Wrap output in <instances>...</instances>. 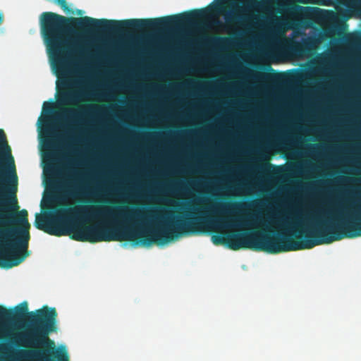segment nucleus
Masks as SVG:
<instances>
[{
    "label": "nucleus",
    "instance_id": "16",
    "mask_svg": "<svg viewBox=\"0 0 361 361\" xmlns=\"http://www.w3.org/2000/svg\"><path fill=\"white\" fill-rule=\"evenodd\" d=\"M78 13L79 15H81V14H82V11H81V10H78Z\"/></svg>",
    "mask_w": 361,
    "mask_h": 361
},
{
    "label": "nucleus",
    "instance_id": "7",
    "mask_svg": "<svg viewBox=\"0 0 361 361\" xmlns=\"http://www.w3.org/2000/svg\"><path fill=\"white\" fill-rule=\"evenodd\" d=\"M312 45V41L310 38L304 39L302 42L292 40L288 45V50L295 56H302L309 51Z\"/></svg>",
    "mask_w": 361,
    "mask_h": 361
},
{
    "label": "nucleus",
    "instance_id": "6",
    "mask_svg": "<svg viewBox=\"0 0 361 361\" xmlns=\"http://www.w3.org/2000/svg\"><path fill=\"white\" fill-rule=\"evenodd\" d=\"M45 114L44 116L40 117L38 122L40 124V133L43 139V147L49 152V157L54 159L55 151L56 149V136L55 133V122L59 118V114H56L51 106L44 108Z\"/></svg>",
    "mask_w": 361,
    "mask_h": 361
},
{
    "label": "nucleus",
    "instance_id": "4",
    "mask_svg": "<svg viewBox=\"0 0 361 361\" xmlns=\"http://www.w3.org/2000/svg\"><path fill=\"white\" fill-rule=\"evenodd\" d=\"M12 318L8 321L0 320L2 324L1 331L3 333L8 323L15 317H21L27 314V330L23 334V341L32 347H42V350L30 351V355L39 361H53L51 356L56 357L58 361H69L68 354L59 353L55 350V343L49 337V334L57 331L58 314L55 307L43 306L35 311L28 312V305L26 301L23 302L16 307L15 313L12 310Z\"/></svg>",
    "mask_w": 361,
    "mask_h": 361
},
{
    "label": "nucleus",
    "instance_id": "11",
    "mask_svg": "<svg viewBox=\"0 0 361 361\" xmlns=\"http://www.w3.org/2000/svg\"><path fill=\"white\" fill-rule=\"evenodd\" d=\"M0 144L2 145L4 147V148L6 149L7 156H8L9 160L11 161V164L13 171L15 172L14 160L11 154V148L6 142V135L2 129H0Z\"/></svg>",
    "mask_w": 361,
    "mask_h": 361
},
{
    "label": "nucleus",
    "instance_id": "9",
    "mask_svg": "<svg viewBox=\"0 0 361 361\" xmlns=\"http://www.w3.org/2000/svg\"><path fill=\"white\" fill-rule=\"evenodd\" d=\"M312 8L304 7L298 4H293L287 8V13L291 17L299 18L307 16L310 14Z\"/></svg>",
    "mask_w": 361,
    "mask_h": 361
},
{
    "label": "nucleus",
    "instance_id": "19",
    "mask_svg": "<svg viewBox=\"0 0 361 361\" xmlns=\"http://www.w3.org/2000/svg\"><path fill=\"white\" fill-rule=\"evenodd\" d=\"M215 23H216V24H220V23H221V22H220V21H219V20H217V21H216V22H215Z\"/></svg>",
    "mask_w": 361,
    "mask_h": 361
},
{
    "label": "nucleus",
    "instance_id": "18",
    "mask_svg": "<svg viewBox=\"0 0 361 361\" xmlns=\"http://www.w3.org/2000/svg\"><path fill=\"white\" fill-rule=\"evenodd\" d=\"M355 94H361V92H355Z\"/></svg>",
    "mask_w": 361,
    "mask_h": 361
},
{
    "label": "nucleus",
    "instance_id": "1",
    "mask_svg": "<svg viewBox=\"0 0 361 361\" xmlns=\"http://www.w3.org/2000/svg\"><path fill=\"white\" fill-rule=\"evenodd\" d=\"M203 20V8L157 18L123 20L97 19L89 16L66 17L54 12H44L39 18L40 32L54 73L57 78L56 90H203V87H132L71 88L70 68L86 57L83 46L68 36L74 28L85 34L109 32L121 34L136 31H161L179 29Z\"/></svg>",
    "mask_w": 361,
    "mask_h": 361
},
{
    "label": "nucleus",
    "instance_id": "17",
    "mask_svg": "<svg viewBox=\"0 0 361 361\" xmlns=\"http://www.w3.org/2000/svg\"><path fill=\"white\" fill-rule=\"evenodd\" d=\"M356 196H357V197H361V192H359V193H357V194H356Z\"/></svg>",
    "mask_w": 361,
    "mask_h": 361
},
{
    "label": "nucleus",
    "instance_id": "5",
    "mask_svg": "<svg viewBox=\"0 0 361 361\" xmlns=\"http://www.w3.org/2000/svg\"><path fill=\"white\" fill-rule=\"evenodd\" d=\"M82 207H66L58 209L55 212L37 214L35 221V227L44 232L55 236L64 235L68 214L77 213Z\"/></svg>",
    "mask_w": 361,
    "mask_h": 361
},
{
    "label": "nucleus",
    "instance_id": "8",
    "mask_svg": "<svg viewBox=\"0 0 361 361\" xmlns=\"http://www.w3.org/2000/svg\"><path fill=\"white\" fill-rule=\"evenodd\" d=\"M71 180L73 184L69 185L67 191L70 196L77 197L78 196L86 195L83 190V188L80 185L81 178L78 172H74V173L71 176Z\"/></svg>",
    "mask_w": 361,
    "mask_h": 361
},
{
    "label": "nucleus",
    "instance_id": "12",
    "mask_svg": "<svg viewBox=\"0 0 361 361\" xmlns=\"http://www.w3.org/2000/svg\"><path fill=\"white\" fill-rule=\"evenodd\" d=\"M206 40L209 44L216 46H224L228 44L231 42V39L229 38L220 36L207 37Z\"/></svg>",
    "mask_w": 361,
    "mask_h": 361
},
{
    "label": "nucleus",
    "instance_id": "3",
    "mask_svg": "<svg viewBox=\"0 0 361 361\" xmlns=\"http://www.w3.org/2000/svg\"><path fill=\"white\" fill-rule=\"evenodd\" d=\"M326 219L312 218V226L307 231L305 240H295L290 235L278 233L271 238L256 233H233L224 235L215 234L212 241L215 245H226L233 250L248 248L271 254L311 249L316 245L329 244L344 238L359 236V216L346 218L330 212H321Z\"/></svg>",
    "mask_w": 361,
    "mask_h": 361
},
{
    "label": "nucleus",
    "instance_id": "10",
    "mask_svg": "<svg viewBox=\"0 0 361 361\" xmlns=\"http://www.w3.org/2000/svg\"><path fill=\"white\" fill-rule=\"evenodd\" d=\"M274 223L284 230L289 231L293 228H296L302 226L301 221L296 219V221L291 223L286 218H277L274 220Z\"/></svg>",
    "mask_w": 361,
    "mask_h": 361
},
{
    "label": "nucleus",
    "instance_id": "2",
    "mask_svg": "<svg viewBox=\"0 0 361 361\" xmlns=\"http://www.w3.org/2000/svg\"><path fill=\"white\" fill-rule=\"evenodd\" d=\"M82 207L78 212L68 214L64 235L80 242L95 243L111 241H136L145 245L152 243L164 245L174 238L201 231L206 226L212 228L231 226V217L211 218L207 214H227L231 204H219L201 210L198 216L187 214L185 217L157 228H145V218L140 209L116 211L106 207L74 206Z\"/></svg>",
    "mask_w": 361,
    "mask_h": 361
},
{
    "label": "nucleus",
    "instance_id": "15",
    "mask_svg": "<svg viewBox=\"0 0 361 361\" xmlns=\"http://www.w3.org/2000/svg\"><path fill=\"white\" fill-rule=\"evenodd\" d=\"M4 20V15L3 13H0V25L3 23Z\"/></svg>",
    "mask_w": 361,
    "mask_h": 361
},
{
    "label": "nucleus",
    "instance_id": "13",
    "mask_svg": "<svg viewBox=\"0 0 361 361\" xmlns=\"http://www.w3.org/2000/svg\"><path fill=\"white\" fill-rule=\"evenodd\" d=\"M257 169L266 173H276L279 171L277 166L271 164L268 161H266L263 165L258 166Z\"/></svg>",
    "mask_w": 361,
    "mask_h": 361
},
{
    "label": "nucleus",
    "instance_id": "14",
    "mask_svg": "<svg viewBox=\"0 0 361 361\" xmlns=\"http://www.w3.org/2000/svg\"><path fill=\"white\" fill-rule=\"evenodd\" d=\"M56 3L67 13H73L67 4L66 0H56Z\"/></svg>",
    "mask_w": 361,
    "mask_h": 361
}]
</instances>
